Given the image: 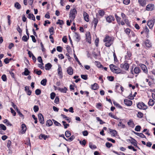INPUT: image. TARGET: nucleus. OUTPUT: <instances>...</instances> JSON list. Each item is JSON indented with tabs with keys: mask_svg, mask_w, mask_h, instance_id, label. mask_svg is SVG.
I'll use <instances>...</instances> for the list:
<instances>
[{
	"mask_svg": "<svg viewBox=\"0 0 155 155\" xmlns=\"http://www.w3.org/2000/svg\"><path fill=\"white\" fill-rule=\"evenodd\" d=\"M17 112L20 117H22L23 118H24V115L19 111L18 109H17Z\"/></svg>",
	"mask_w": 155,
	"mask_h": 155,
	"instance_id": "obj_61",
	"label": "nucleus"
},
{
	"mask_svg": "<svg viewBox=\"0 0 155 155\" xmlns=\"http://www.w3.org/2000/svg\"><path fill=\"white\" fill-rule=\"evenodd\" d=\"M110 132L112 136L115 137L117 135V131L115 130L110 129Z\"/></svg>",
	"mask_w": 155,
	"mask_h": 155,
	"instance_id": "obj_25",
	"label": "nucleus"
},
{
	"mask_svg": "<svg viewBox=\"0 0 155 155\" xmlns=\"http://www.w3.org/2000/svg\"><path fill=\"white\" fill-rule=\"evenodd\" d=\"M81 77L82 78L85 80H87V75L82 74Z\"/></svg>",
	"mask_w": 155,
	"mask_h": 155,
	"instance_id": "obj_55",
	"label": "nucleus"
},
{
	"mask_svg": "<svg viewBox=\"0 0 155 155\" xmlns=\"http://www.w3.org/2000/svg\"><path fill=\"white\" fill-rule=\"evenodd\" d=\"M52 66L50 63H48L45 65V68L47 70H49L51 68Z\"/></svg>",
	"mask_w": 155,
	"mask_h": 155,
	"instance_id": "obj_22",
	"label": "nucleus"
},
{
	"mask_svg": "<svg viewBox=\"0 0 155 155\" xmlns=\"http://www.w3.org/2000/svg\"><path fill=\"white\" fill-rule=\"evenodd\" d=\"M29 38V36L27 37V36L25 35L22 38V40L25 42L27 41Z\"/></svg>",
	"mask_w": 155,
	"mask_h": 155,
	"instance_id": "obj_36",
	"label": "nucleus"
},
{
	"mask_svg": "<svg viewBox=\"0 0 155 155\" xmlns=\"http://www.w3.org/2000/svg\"><path fill=\"white\" fill-rule=\"evenodd\" d=\"M105 145L107 147L109 148L112 146V144L111 143L108 142L106 143Z\"/></svg>",
	"mask_w": 155,
	"mask_h": 155,
	"instance_id": "obj_62",
	"label": "nucleus"
},
{
	"mask_svg": "<svg viewBox=\"0 0 155 155\" xmlns=\"http://www.w3.org/2000/svg\"><path fill=\"white\" fill-rule=\"evenodd\" d=\"M107 78L110 81H113L114 80V77L112 76H108Z\"/></svg>",
	"mask_w": 155,
	"mask_h": 155,
	"instance_id": "obj_63",
	"label": "nucleus"
},
{
	"mask_svg": "<svg viewBox=\"0 0 155 155\" xmlns=\"http://www.w3.org/2000/svg\"><path fill=\"white\" fill-rule=\"evenodd\" d=\"M35 112L38 111L39 110V107L38 106L35 105L33 108Z\"/></svg>",
	"mask_w": 155,
	"mask_h": 155,
	"instance_id": "obj_51",
	"label": "nucleus"
},
{
	"mask_svg": "<svg viewBox=\"0 0 155 155\" xmlns=\"http://www.w3.org/2000/svg\"><path fill=\"white\" fill-rule=\"evenodd\" d=\"M113 104L115 106H116V107H118V108H120V109H122V107L121 106H120V105L119 104L117 103V102H116L115 101H114Z\"/></svg>",
	"mask_w": 155,
	"mask_h": 155,
	"instance_id": "obj_41",
	"label": "nucleus"
},
{
	"mask_svg": "<svg viewBox=\"0 0 155 155\" xmlns=\"http://www.w3.org/2000/svg\"><path fill=\"white\" fill-rule=\"evenodd\" d=\"M130 138L132 139V140H130V142L132 144H133L134 146H135L137 147L139 149V148L137 146V141L136 140L131 137Z\"/></svg>",
	"mask_w": 155,
	"mask_h": 155,
	"instance_id": "obj_19",
	"label": "nucleus"
},
{
	"mask_svg": "<svg viewBox=\"0 0 155 155\" xmlns=\"http://www.w3.org/2000/svg\"><path fill=\"white\" fill-rule=\"evenodd\" d=\"M115 16L118 24L119 25H120V18L116 14L115 15Z\"/></svg>",
	"mask_w": 155,
	"mask_h": 155,
	"instance_id": "obj_27",
	"label": "nucleus"
},
{
	"mask_svg": "<svg viewBox=\"0 0 155 155\" xmlns=\"http://www.w3.org/2000/svg\"><path fill=\"white\" fill-rule=\"evenodd\" d=\"M55 95L56 94L55 93H51L50 94L51 98L52 100L54 99L55 96Z\"/></svg>",
	"mask_w": 155,
	"mask_h": 155,
	"instance_id": "obj_46",
	"label": "nucleus"
},
{
	"mask_svg": "<svg viewBox=\"0 0 155 155\" xmlns=\"http://www.w3.org/2000/svg\"><path fill=\"white\" fill-rule=\"evenodd\" d=\"M134 73L136 74H138L141 71V70L139 67H135L134 70Z\"/></svg>",
	"mask_w": 155,
	"mask_h": 155,
	"instance_id": "obj_23",
	"label": "nucleus"
},
{
	"mask_svg": "<svg viewBox=\"0 0 155 155\" xmlns=\"http://www.w3.org/2000/svg\"><path fill=\"white\" fill-rule=\"evenodd\" d=\"M96 119L97 121L100 122V124H103L105 123L99 117H97L96 118Z\"/></svg>",
	"mask_w": 155,
	"mask_h": 155,
	"instance_id": "obj_59",
	"label": "nucleus"
},
{
	"mask_svg": "<svg viewBox=\"0 0 155 155\" xmlns=\"http://www.w3.org/2000/svg\"><path fill=\"white\" fill-rule=\"evenodd\" d=\"M83 16L84 20L87 22H88L89 21V16L87 13L84 12L83 13Z\"/></svg>",
	"mask_w": 155,
	"mask_h": 155,
	"instance_id": "obj_13",
	"label": "nucleus"
},
{
	"mask_svg": "<svg viewBox=\"0 0 155 155\" xmlns=\"http://www.w3.org/2000/svg\"><path fill=\"white\" fill-rule=\"evenodd\" d=\"M25 91L27 94L29 95H31V91L29 90V87L28 86H26L25 87Z\"/></svg>",
	"mask_w": 155,
	"mask_h": 155,
	"instance_id": "obj_21",
	"label": "nucleus"
},
{
	"mask_svg": "<svg viewBox=\"0 0 155 155\" xmlns=\"http://www.w3.org/2000/svg\"><path fill=\"white\" fill-rule=\"evenodd\" d=\"M127 124L128 125L132 128H134L135 126L133 121L131 119L130 120L127 122Z\"/></svg>",
	"mask_w": 155,
	"mask_h": 155,
	"instance_id": "obj_20",
	"label": "nucleus"
},
{
	"mask_svg": "<svg viewBox=\"0 0 155 155\" xmlns=\"http://www.w3.org/2000/svg\"><path fill=\"white\" fill-rule=\"evenodd\" d=\"M21 133L24 134L26 130V127L25 124H22L21 125Z\"/></svg>",
	"mask_w": 155,
	"mask_h": 155,
	"instance_id": "obj_16",
	"label": "nucleus"
},
{
	"mask_svg": "<svg viewBox=\"0 0 155 155\" xmlns=\"http://www.w3.org/2000/svg\"><path fill=\"white\" fill-rule=\"evenodd\" d=\"M64 24V22L63 20H61L60 19H58L57 22H56L57 24H59L60 25H62Z\"/></svg>",
	"mask_w": 155,
	"mask_h": 155,
	"instance_id": "obj_52",
	"label": "nucleus"
},
{
	"mask_svg": "<svg viewBox=\"0 0 155 155\" xmlns=\"http://www.w3.org/2000/svg\"><path fill=\"white\" fill-rule=\"evenodd\" d=\"M98 85L97 83H95L91 85V88L93 90H96L98 89Z\"/></svg>",
	"mask_w": 155,
	"mask_h": 155,
	"instance_id": "obj_18",
	"label": "nucleus"
},
{
	"mask_svg": "<svg viewBox=\"0 0 155 155\" xmlns=\"http://www.w3.org/2000/svg\"><path fill=\"white\" fill-rule=\"evenodd\" d=\"M67 73L70 75H72L73 73V71L72 68L71 67H68L67 69Z\"/></svg>",
	"mask_w": 155,
	"mask_h": 155,
	"instance_id": "obj_15",
	"label": "nucleus"
},
{
	"mask_svg": "<svg viewBox=\"0 0 155 155\" xmlns=\"http://www.w3.org/2000/svg\"><path fill=\"white\" fill-rule=\"evenodd\" d=\"M89 147L91 149H95L97 148L96 146L94 145H93L91 142L89 143Z\"/></svg>",
	"mask_w": 155,
	"mask_h": 155,
	"instance_id": "obj_33",
	"label": "nucleus"
},
{
	"mask_svg": "<svg viewBox=\"0 0 155 155\" xmlns=\"http://www.w3.org/2000/svg\"><path fill=\"white\" fill-rule=\"evenodd\" d=\"M37 60L39 62L42 64V65L44 64L43 63L42 60V58L41 56L38 57V58Z\"/></svg>",
	"mask_w": 155,
	"mask_h": 155,
	"instance_id": "obj_60",
	"label": "nucleus"
},
{
	"mask_svg": "<svg viewBox=\"0 0 155 155\" xmlns=\"http://www.w3.org/2000/svg\"><path fill=\"white\" fill-rule=\"evenodd\" d=\"M28 18L30 19H31L34 21H35V17L33 14H29L28 15Z\"/></svg>",
	"mask_w": 155,
	"mask_h": 155,
	"instance_id": "obj_26",
	"label": "nucleus"
},
{
	"mask_svg": "<svg viewBox=\"0 0 155 155\" xmlns=\"http://www.w3.org/2000/svg\"><path fill=\"white\" fill-rule=\"evenodd\" d=\"M47 138V135H45L44 134H41L39 136V138L40 139H42V138H43L45 140Z\"/></svg>",
	"mask_w": 155,
	"mask_h": 155,
	"instance_id": "obj_34",
	"label": "nucleus"
},
{
	"mask_svg": "<svg viewBox=\"0 0 155 155\" xmlns=\"http://www.w3.org/2000/svg\"><path fill=\"white\" fill-rule=\"evenodd\" d=\"M138 2L139 5L143 7L145 6L146 4V0H138Z\"/></svg>",
	"mask_w": 155,
	"mask_h": 155,
	"instance_id": "obj_10",
	"label": "nucleus"
},
{
	"mask_svg": "<svg viewBox=\"0 0 155 155\" xmlns=\"http://www.w3.org/2000/svg\"><path fill=\"white\" fill-rule=\"evenodd\" d=\"M38 117L40 123L42 124H44L45 121L41 113H39L38 115Z\"/></svg>",
	"mask_w": 155,
	"mask_h": 155,
	"instance_id": "obj_6",
	"label": "nucleus"
},
{
	"mask_svg": "<svg viewBox=\"0 0 155 155\" xmlns=\"http://www.w3.org/2000/svg\"><path fill=\"white\" fill-rule=\"evenodd\" d=\"M103 41L105 42V45L107 47H110L113 44L112 38L108 35H107L104 39Z\"/></svg>",
	"mask_w": 155,
	"mask_h": 155,
	"instance_id": "obj_1",
	"label": "nucleus"
},
{
	"mask_svg": "<svg viewBox=\"0 0 155 155\" xmlns=\"http://www.w3.org/2000/svg\"><path fill=\"white\" fill-rule=\"evenodd\" d=\"M98 22V20L97 18H94V19L92 22V24H94V27L95 29L96 27L97 24Z\"/></svg>",
	"mask_w": 155,
	"mask_h": 155,
	"instance_id": "obj_17",
	"label": "nucleus"
},
{
	"mask_svg": "<svg viewBox=\"0 0 155 155\" xmlns=\"http://www.w3.org/2000/svg\"><path fill=\"white\" fill-rule=\"evenodd\" d=\"M155 22V19L150 20L148 21L147 24L150 28H151L153 27Z\"/></svg>",
	"mask_w": 155,
	"mask_h": 155,
	"instance_id": "obj_7",
	"label": "nucleus"
},
{
	"mask_svg": "<svg viewBox=\"0 0 155 155\" xmlns=\"http://www.w3.org/2000/svg\"><path fill=\"white\" fill-rule=\"evenodd\" d=\"M154 104V101L152 99H150L148 102V104L149 106H153Z\"/></svg>",
	"mask_w": 155,
	"mask_h": 155,
	"instance_id": "obj_30",
	"label": "nucleus"
},
{
	"mask_svg": "<svg viewBox=\"0 0 155 155\" xmlns=\"http://www.w3.org/2000/svg\"><path fill=\"white\" fill-rule=\"evenodd\" d=\"M74 36L76 39L77 40V41L78 42L81 39L80 35L77 32H75V35Z\"/></svg>",
	"mask_w": 155,
	"mask_h": 155,
	"instance_id": "obj_32",
	"label": "nucleus"
},
{
	"mask_svg": "<svg viewBox=\"0 0 155 155\" xmlns=\"http://www.w3.org/2000/svg\"><path fill=\"white\" fill-rule=\"evenodd\" d=\"M140 66L141 68V69L143 71V72L145 73H147V69L146 66L143 64H140Z\"/></svg>",
	"mask_w": 155,
	"mask_h": 155,
	"instance_id": "obj_9",
	"label": "nucleus"
},
{
	"mask_svg": "<svg viewBox=\"0 0 155 155\" xmlns=\"http://www.w3.org/2000/svg\"><path fill=\"white\" fill-rule=\"evenodd\" d=\"M75 138V137L74 136L72 135L71 136L70 138H68V139H67V141H71L73 140V139H74Z\"/></svg>",
	"mask_w": 155,
	"mask_h": 155,
	"instance_id": "obj_48",
	"label": "nucleus"
},
{
	"mask_svg": "<svg viewBox=\"0 0 155 155\" xmlns=\"http://www.w3.org/2000/svg\"><path fill=\"white\" fill-rule=\"evenodd\" d=\"M23 73L25 75L27 76L29 74L30 72L27 68H25V71Z\"/></svg>",
	"mask_w": 155,
	"mask_h": 155,
	"instance_id": "obj_37",
	"label": "nucleus"
},
{
	"mask_svg": "<svg viewBox=\"0 0 155 155\" xmlns=\"http://www.w3.org/2000/svg\"><path fill=\"white\" fill-rule=\"evenodd\" d=\"M106 19L108 23H110L115 20L113 16L110 15L106 18Z\"/></svg>",
	"mask_w": 155,
	"mask_h": 155,
	"instance_id": "obj_5",
	"label": "nucleus"
},
{
	"mask_svg": "<svg viewBox=\"0 0 155 155\" xmlns=\"http://www.w3.org/2000/svg\"><path fill=\"white\" fill-rule=\"evenodd\" d=\"M95 64L98 68H103V66L101 64L100 62L98 61H95Z\"/></svg>",
	"mask_w": 155,
	"mask_h": 155,
	"instance_id": "obj_31",
	"label": "nucleus"
},
{
	"mask_svg": "<svg viewBox=\"0 0 155 155\" xmlns=\"http://www.w3.org/2000/svg\"><path fill=\"white\" fill-rule=\"evenodd\" d=\"M54 102L56 104H58L59 103V98L57 96L56 97L54 101Z\"/></svg>",
	"mask_w": 155,
	"mask_h": 155,
	"instance_id": "obj_58",
	"label": "nucleus"
},
{
	"mask_svg": "<svg viewBox=\"0 0 155 155\" xmlns=\"http://www.w3.org/2000/svg\"><path fill=\"white\" fill-rule=\"evenodd\" d=\"M141 127L139 125L137 126L135 129V131H140L141 129Z\"/></svg>",
	"mask_w": 155,
	"mask_h": 155,
	"instance_id": "obj_49",
	"label": "nucleus"
},
{
	"mask_svg": "<svg viewBox=\"0 0 155 155\" xmlns=\"http://www.w3.org/2000/svg\"><path fill=\"white\" fill-rule=\"evenodd\" d=\"M154 5L152 4H149L146 7V9L147 11H152L153 9Z\"/></svg>",
	"mask_w": 155,
	"mask_h": 155,
	"instance_id": "obj_11",
	"label": "nucleus"
},
{
	"mask_svg": "<svg viewBox=\"0 0 155 155\" xmlns=\"http://www.w3.org/2000/svg\"><path fill=\"white\" fill-rule=\"evenodd\" d=\"M34 72L37 74L38 75H40L41 74L42 72L41 70L38 71L37 69H35L34 71Z\"/></svg>",
	"mask_w": 155,
	"mask_h": 155,
	"instance_id": "obj_39",
	"label": "nucleus"
},
{
	"mask_svg": "<svg viewBox=\"0 0 155 155\" xmlns=\"http://www.w3.org/2000/svg\"><path fill=\"white\" fill-rule=\"evenodd\" d=\"M98 13L100 15L103 16L104 15V12L102 10H99L98 11Z\"/></svg>",
	"mask_w": 155,
	"mask_h": 155,
	"instance_id": "obj_47",
	"label": "nucleus"
},
{
	"mask_svg": "<svg viewBox=\"0 0 155 155\" xmlns=\"http://www.w3.org/2000/svg\"><path fill=\"white\" fill-rule=\"evenodd\" d=\"M137 117L139 118H142L143 116V114L142 113L140 112H138V113L137 115Z\"/></svg>",
	"mask_w": 155,
	"mask_h": 155,
	"instance_id": "obj_43",
	"label": "nucleus"
},
{
	"mask_svg": "<svg viewBox=\"0 0 155 155\" xmlns=\"http://www.w3.org/2000/svg\"><path fill=\"white\" fill-rule=\"evenodd\" d=\"M52 120L54 122V124H55V125L58 126H61V124L59 122L54 120L53 119Z\"/></svg>",
	"mask_w": 155,
	"mask_h": 155,
	"instance_id": "obj_45",
	"label": "nucleus"
},
{
	"mask_svg": "<svg viewBox=\"0 0 155 155\" xmlns=\"http://www.w3.org/2000/svg\"><path fill=\"white\" fill-rule=\"evenodd\" d=\"M47 81L46 79L42 80L41 82V85L43 86H45Z\"/></svg>",
	"mask_w": 155,
	"mask_h": 155,
	"instance_id": "obj_38",
	"label": "nucleus"
},
{
	"mask_svg": "<svg viewBox=\"0 0 155 155\" xmlns=\"http://www.w3.org/2000/svg\"><path fill=\"white\" fill-rule=\"evenodd\" d=\"M65 135L66 137H70L71 135V133L69 131H66L65 133Z\"/></svg>",
	"mask_w": 155,
	"mask_h": 155,
	"instance_id": "obj_44",
	"label": "nucleus"
},
{
	"mask_svg": "<svg viewBox=\"0 0 155 155\" xmlns=\"http://www.w3.org/2000/svg\"><path fill=\"white\" fill-rule=\"evenodd\" d=\"M1 78L2 80L4 81H6L7 80L6 76L5 74H3Z\"/></svg>",
	"mask_w": 155,
	"mask_h": 155,
	"instance_id": "obj_56",
	"label": "nucleus"
},
{
	"mask_svg": "<svg viewBox=\"0 0 155 155\" xmlns=\"http://www.w3.org/2000/svg\"><path fill=\"white\" fill-rule=\"evenodd\" d=\"M62 123L64 126V128L66 129L68 128V127L69 126V125L68 124H66V122L64 121H62Z\"/></svg>",
	"mask_w": 155,
	"mask_h": 155,
	"instance_id": "obj_53",
	"label": "nucleus"
},
{
	"mask_svg": "<svg viewBox=\"0 0 155 155\" xmlns=\"http://www.w3.org/2000/svg\"><path fill=\"white\" fill-rule=\"evenodd\" d=\"M41 91L39 89H37L35 91V93L37 95H39L41 93Z\"/></svg>",
	"mask_w": 155,
	"mask_h": 155,
	"instance_id": "obj_50",
	"label": "nucleus"
},
{
	"mask_svg": "<svg viewBox=\"0 0 155 155\" xmlns=\"http://www.w3.org/2000/svg\"><path fill=\"white\" fill-rule=\"evenodd\" d=\"M58 90L61 92L64 93H66L67 91V89L65 87H64V88L59 87L58 88Z\"/></svg>",
	"mask_w": 155,
	"mask_h": 155,
	"instance_id": "obj_24",
	"label": "nucleus"
},
{
	"mask_svg": "<svg viewBox=\"0 0 155 155\" xmlns=\"http://www.w3.org/2000/svg\"><path fill=\"white\" fill-rule=\"evenodd\" d=\"M137 107L140 109L145 110L147 108V106L143 102H139L137 104Z\"/></svg>",
	"mask_w": 155,
	"mask_h": 155,
	"instance_id": "obj_3",
	"label": "nucleus"
},
{
	"mask_svg": "<svg viewBox=\"0 0 155 155\" xmlns=\"http://www.w3.org/2000/svg\"><path fill=\"white\" fill-rule=\"evenodd\" d=\"M133 132L135 134L137 135L140 137L146 139V136L142 133H137L134 131H133Z\"/></svg>",
	"mask_w": 155,
	"mask_h": 155,
	"instance_id": "obj_14",
	"label": "nucleus"
},
{
	"mask_svg": "<svg viewBox=\"0 0 155 155\" xmlns=\"http://www.w3.org/2000/svg\"><path fill=\"white\" fill-rule=\"evenodd\" d=\"M120 67L122 68H124L126 71H128L129 67V65L128 63H125L124 64H121Z\"/></svg>",
	"mask_w": 155,
	"mask_h": 155,
	"instance_id": "obj_4",
	"label": "nucleus"
},
{
	"mask_svg": "<svg viewBox=\"0 0 155 155\" xmlns=\"http://www.w3.org/2000/svg\"><path fill=\"white\" fill-rule=\"evenodd\" d=\"M118 126L119 127H121L123 128H124L125 127V125L123 124L121 121L119 122V123L118 124Z\"/></svg>",
	"mask_w": 155,
	"mask_h": 155,
	"instance_id": "obj_40",
	"label": "nucleus"
},
{
	"mask_svg": "<svg viewBox=\"0 0 155 155\" xmlns=\"http://www.w3.org/2000/svg\"><path fill=\"white\" fill-rule=\"evenodd\" d=\"M14 6L17 9H20L21 8L20 5L18 2L15 3Z\"/></svg>",
	"mask_w": 155,
	"mask_h": 155,
	"instance_id": "obj_35",
	"label": "nucleus"
},
{
	"mask_svg": "<svg viewBox=\"0 0 155 155\" xmlns=\"http://www.w3.org/2000/svg\"><path fill=\"white\" fill-rule=\"evenodd\" d=\"M86 41L89 43H91V37L90 33L89 32H87L86 34Z\"/></svg>",
	"mask_w": 155,
	"mask_h": 155,
	"instance_id": "obj_8",
	"label": "nucleus"
},
{
	"mask_svg": "<svg viewBox=\"0 0 155 155\" xmlns=\"http://www.w3.org/2000/svg\"><path fill=\"white\" fill-rule=\"evenodd\" d=\"M80 144L85 146L86 144V140L85 139L83 140L82 141L81 140L79 142Z\"/></svg>",
	"mask_w": 155,
	"mask_h": 155,
	"instance_id": "obj_54",
	"label": "nucleus"
},
{
	"mask_svg": "<svg viewBox=\"0 0 155 155\" xmlns=\"http://www.w3.org/2000/svg\"><path fill=\"white\" fill-rule=\"evenodd\" d=\"M124 102L125 104L127 106H130L132 104V101L127 99H125L124 100Z\"/></svg>",
	"mask_w": 155,
	"mask_h": 155,
	"instance_id": "obj_12",
	"label": "nucleus"
},
{
	"mask_svg": "<svg viewBox=\"0 0 155 155\" xmlns=\"http://www.w3.org/2000/svg\"><path fill=\"white\" fill-rule=\"evenodd\" d=\"M74 57L76 60L78 62V64L80 65H81V63L80 62V61L75 54H74Z\"/></svg>",
	"mask_w": 155,
	"mask_h": 155,
	"instance_id": "obj_57",
	"label": "nucleus"
},
{
	"mask_svg": "<svg viewBox=\"0 0 155 155\" xmlns=\"http://www.w3.org/2000/svg\"><path fill=\"white\" fill-rule=\"evenodd\" d=\"M53 122L51 120H48L46 122V125L48 126V127L51 126Z\"/></svg>",
	"mask_w": 155,
	"mask_h": 155,
	"instance_id": "obj_29",
	"label": "nucleus"
},
{
	"mask_svg": "<svg viewBox=\"0 0 155 155\" xmlns=\"http://www.w3.org/2000/svg\"><path fill=\"white\" fill-rule=\"evenodd\" d=\"M57 51L60 52H61L62 51V48L60 46H57Z\"/></svg>",
	"mask_w": 155,
	"mask_h": 155,
	"instance_id": "obj_64",
	"label": "nucleus"
},
{
	"mask_svg": "<svg viewBox=\"0 0 155 155\" xmlns=\"http://www.w3.org/2000/svg\"><path fill=\"white\" fill-rule=\"evenodd\" d=\"M77 14V11L75 8H74L71 10L69 14V17L73 19H74L76 17L75 15Z\"/></svg>",
	"mask_w": 155,
	"mask_h": 155,
	"instance_id": "obj_2",
	"label": "nucleus"
},
{
	"mask_svg": "<svg viewBox=\"0 0 155 155\" xmlns=\"http://www.w3.org/2000/svg\"><path fill=\"white\" fill-rule=\"evenodd\" d=\"M0 128L4 130H5L6 129V126L2 124H0Z\"/></svg>",
	"mask_w": 155,
	"mask_h": 155,
	"instance_id": "obj_42",
	"label": "nucleus"
},
{
	"mask_svg": "<svg viewBox=\"0 0 155 155\" xmlns=\"http://www.w3.org/2000/svg\"><path fill=\"white\" fill-rule=\"evenodd\" d=\"M145 45L146 47L150 48L151 46V44L150 41L147 40H146L145 42Z\"/></svg>",
	"mask_w": 155,
	"mask_h": 155,
	"instance_id": "obj_28",
	"label": "nucleus"
}]
</instances>
